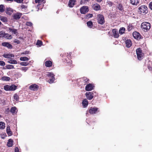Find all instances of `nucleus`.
Returning <instances> with one entry per match:
<instances>
[{"label":"nucleus","mask_w":152,"mask_h":152,"mask_svg":"<svg viewBox=\"0 0 152 152\" xmlns=\"http://www.w3.org/2000/svg\"><path fill=\"white\" fill-rule=\"evenodd\" d=\"M141 28L145 31H147L151 28L150 24L147 22H143L141 25Z\"/></svg>","instance_id":"f257e3e1"},{"label":"nucleus","mask_w":152,"mask_h":152,"mask_svg":"<svg viewBox=\"0 0 152 152\" xmlns=\"http://www.w3.org/2000/svg\"><path fill=\"white\" fill-rule=\"evenodd\" d=\"M80 10L81 13L85 14L88 11V7L83 6L80 8Z\"/></svg>","instance_id":"0eeeda50"},{"label":"nucleus","mask_w":152,"mask_h":152,"mask_svg":"<svg viewBox=\"0 0 152 152\" xmlns=\"http://www.w3.org/2000/svg\"><path fill=\"white\" fill-rule=\"evenodd\" d=\"M4 37L9 39H10L12 38L11 35L7 34H5L4 36Z\"/></svg>","instance_id":"f704fd0d"},{"label":"nucleus","mask_w":152,"mask_h":152,"mask_svg":"<svg viewBox=\"0 0 152 152\" xmlns=\"http://www.w3.org/2000/svg\"><path fill=\"white\" fill-rule=\"evenodd\" d=\"M46 75L49 77V80H48V82L50 83H53L55 80L54 74L52 72H48Z\"/></svg>","instance_id":"f03ea898"},{"label":"nucleus","mask_w":152,"mask_h":152,"mask_svg":"<svg viewBox=\"0 0 152 152\" xmlns=\"http://www.w3.org/2000/svg\"><path fill=\"white\" fill-rule=\"evenodd\" d=\"M22 15V13L17 12L16 13L13 14L12 16L14 19L17 20H19L20 18Z\"/></svg>","instance_id":"423d86ee"},{"label":"nucleus","mask_w":152,"mask_h":152,"mask_svg":"<svg viewBox=\"0 0 152 152\" xmlns=\"http://www.w3.org/2000/svg\"><path fill=\"white\" fill-rule=\"evenodd\" d=\"M69 63H70V64H71L72 63V61H69Z\"/></svg>","instance_id":"bf43d9fd"},{"label":"nucleus","mask_w":152,"mask_h":152,"mask_svg":"<svg viewBox=\"0 0 152 152\" xmlns=\"http://www.w3.org/2000/svg\"><path fill=\"white\" fill-rule=\"evenodd\" d=\"M5 33L3 31H1L0 32V37H4L5 35Z\"/></svg>","instance_id":"49530a36"},{"label":"nucleus","mask_w":152,"mask_h":152,"mask_svg":"<svg viewBox=\"0 0 152 152\" xmlns=\"http://www.w3.org/2000/svg\"><path fill=\"white\" fill-rule=\"evenodd\" d=\"M84 0L86 1H88L89 0Z\"/></svg>","instance_id":"052dcab7"},{"label":"nucleus","mask_w":152,"mask_h":152,"mask_svg":"<svg viewBox=\"0 0 152 152\" xmlns=\"http://www.w3.org/2000/svg\"><path fill=\"white\" fill-rule=\"evenodd\" d=\"M113 35L115 38H117L118 37L119 35L118 31L116 29H113L112 30Z\"/></svg>","instance_id":"4468645a"},{"label":"nucleus","mask_w":152,"mask_h":152,"mask_svg":"<svg viewBox=\"0 0 152 152\" xmlns=\"http://www.w3.org/2000/svg\"><path fill=\"white\" fill-rule=\"evenodd\" d=\"M149 6L150 9L152 10V2H151L149 3Z\"/></svg>","instance_id":"6e6d98bb"},{"label":"nucleus","mask_w":152,"mask_h":152,"mask_svg":"<svg viewBox=\"0 0 152 152\" xmlns=\"http://www.w3.org/2000/svg\"><path fill=\"white\" fill-rule=\"evenodd\" d=\"M86 17L88 18L92 17L93 16L92 14H89L86 15Z\"/></svg>","instance_id":"603ef678"},{"label":"nucleus","mask_w":152,"mask_h":152,"mask_svg":"<svg viewBox=\"0 0 152 152\" xmlns=\"http://www.w3.org/2000/svg\"><path fill=\"white\" fill-rule=\"evenodd\" d=\"M4 89L6 91H10V86L7 85L4 87Z\"/></svg>","instance_id":"ea45409f"},{"label":"nucleus","mask_w":152,"mask_h":152,"mask_svg":"<svg viewBox=\"0 0 152 152\" xmlns=\"http://www.w3.org/2000/svg\"><path fill=\"white\" fill-rule=\"evenodd\" d=\"M2 45L4 47H6L9 49L12 48V45L10 44L7 42H3L2 43Z\"/></svg>","instance_id":"f8f14e48"},{"label":"nucleus","mask_w":152,"mask_h":152,"mask_svg":"<svg viewBox=\"0 0 152 152\" xmlns=\"http://www.w3.org/2000/svg\"><path fill=\"white\" fill-rule=\"evenodd\" d=\"M93 8L94 10L98 11L100 9V6L98 4H95L93 5Z\"/></svg>","instance_id":"2eb2a0df"},{"label":"nucleus","mask_w":152,"mask_h":152,"mask_svg":"<svg viewBox=\"0 0 152 152\" xmlns=\"http://www.w3.org/2000/svg\"><path fill=\"white\" fill-rule=\"evenodd\" d=\"M42 42L39 40H38L36 44V45L40 46L42 44Z\"/></svg>","instance_id":"c03bdc74"},{"label":"nucleus","mask_w":152,"mask_h":152,"mask_svg":"<svg viewBox=\"0 0 152 152\" xmlns=\"http://www.w3.org/2000/svg\"><path fill=\"white\" fill-rule=\"evenodd\" d=\"M13 12V10L10 8H7L6 9V12L8 15H11Z\"/></svg>","instance_id":"ddd939ff"},{"label":"nucleus","mask_w":152,"mask_h":152,"mask_svg":"<svg viewBox=\"0 0 152 152\" xmlns=\"http://www.w3.org/2000/svg\"><path fill=\"white\" fill-rule=\"evenodd\" d=\"M29 63L28 62H22L20 63V64L22 66H26L28 65Z\"/></svg>","instance_id":"79ce46f5"},{"label":"nucleus","mask_w":152,"mask_h":152,"mask_svg":"<svg viewBox=\"0 0 152 152\" xmlns=\"http://www.w3.org/2000/svg\"><path fill=\"white\" fill-rule=\"evenodd\" d=\"M3 56L5 58H11L12 57H14V55L12 54H4L3 55Z\"/></svg>","instance_id":"6ab92c4d"},{"label":"nucleus","mask_w":152,"mask_h":152,"mask_svg":"<svg viewBox=\"0 0 152 152\" xmlns=\"http://www.w3.org/2000/svg\"><path fill=\"white\" fill-rule=\"evenodd\" d=\"M1 80L3 81H9L10 80V78L8 77L4 76L1 78Z\"/></svg>","instance_id":"a878e982"},{"label":"nucleus","mask_w":152,"mask_h":152,"mask_svg":"<svg viewBox=\"0 0 152 152\" xmlns=\"http://www.w3.org/2000/svg\"><path fill=\"white\" fill-rule=\"evenodd\" d=\"M8 63L12 64H17V62L16 60H11L8 61Z\"/></svg>","instance_id":"c9c22d12"},{"label":"nucleus","mask_w":152,"mask_h":152,"mask_svg":"<svg viewBox=\"0 0 152 152\" xmlns=\"http://www.w3.org/2000/svg\"><path fill=\"white\" fill-rule=\"evenodd\" d=\"M117 8L120 11H122L124 10V7L121 4H119L117 6Z\"/></svg>","instance_id":"c85d7f7f"},{"label":"nucleus","mask_w":152,"mask_h":152,"mask_svg":"<svg viewBox=\"0 0 152 152\" xmlns=\"http://www.w3.org/2000/svg\"><path fill=\"white\" fill-rule=\"evenodd\" d=\"M131 3L133 5H137L139 3V0H130Z\"/></svg>","instance_id":"4be33fe9"},{"label":"nucleus","mask_w":152,"mask_h":152,"mask_svg":"<svg viewBox=\"0 0 152 152\" xmlns=\"http://www.w3.org/2000/svg\"><path fill=\"white\" fill-rule=\"evenodd\" d=\"M16 88V86L14 85H12L10 86V91H14Z\"/></svg>","instance_id":"c756f323"},{"label":"nucleus","mask_w":152,"mask_h":152,"mask_svg":"<svg viewBox=\"0 0 152 152\" xmlns=\"http://www.w3.org/2000/svg\"><path fill=\"white\" fill-rule=\"evenodd\" d=\"M97 18V22L103 25L104 23V19L103 15L100 14L98 15Z\"/></svg>","instance_id":"20e7f679"},{"label":"nucleus","mask_w":152,"mask_h":152,"mask_svg":"<svg viewBox=\"0 0 152 152\" xmlns=\"http://www.w3.org/2000/svg\"><path fill=\"white\" fill-rule=\"evenodd\" d=\"M14 43H16L17 44H19L20 43V41L19 40L16 39L14 40Z\"/></svg>","instance_id":"864d4df0"},{"label":"nucleus","mask_w":152,"mask_h":152,"mask_svg":"<svg viewBox=\"0 0 152 152\" xmlns=\"http://www.w3.org/2000/svg\"><path fill=\"white\" fill-rule=\"evenodd\" d=\"M1 138H2V139H4V137H2V135H1Z\"/></svg>","instance_id":"680f3d73"},{"label":"nucleus","mask_w":152,"mask_h":152,"mask_svg":"<svg viewBox=\"0 0 152 152\" xmlns=\"http://www.w3.org/2000/svg\"><path fill=\"white\" fill-rule=\"evenodd\" d=\"M87 26L88 27L91 28L93 25V23L91 21H88L87 23Z\"/></svg>","instance_id":"4c0bfd02"},{"label":"nucleus","mask_w":152,"mask_h":152,"mask_svg":"<svg viewBox=\"0 0 152 152\" xmlns=\"http://www.w3.org/2000/svg\"><path fill=\"white\" fill-rule=\"evenodd\" d=\"M0 20L2 22H6L7 21V19L6 17L3 16H1L0 17Z\"/></svg>","instance_id":"2f4dec72"},{"label":"nucleus","mask_w":152,"mask_h":152,"mask_svg":"<svg viewBox=\"0 0 152 152\" xmlns=\"http://www.w3.org/2000/svg\"><path fill=\"white\" fill-rule=\"evenodd\" d=\"M20 7H21V8L22 9H26L27 7V6L26 5H21L20 6Z\"/></svg>","instance_id":"a18cd8bd"},{"label":"nucleus","mask_w":152,"mask_h":152,"mask_svg":"<svg viewBox=\"0 0 152 152\" xmlns=\"http://www.w3.org/2000/svg\"><path fill=\"white\" fill-rule=\"evenodd\" d=\"M26 25L27 26H32V23L31 22H27L26 23Z\"/></svg>","instance_id":"de8ad7c7"},{"label":"nucleus","mask_w":152,"mask_h":152,"mask_svg":"<svg viewBox=\"0 0 152 152\" xmlns=\"http://www.w3.org/2000/svg\"><path fill=\"white\" fill-rule=\"evenodd\" d=\"M2 91L1 90H0V94H1V93Z\"/></svg>","instance_id":"e2e57ef3"},{"label":"nucleus","mask_w":152,"mask_h":152,"mask_svg":"<svg viewBox=\"0 0 152 152\" xmlns=\"http://www.w3.org/2000/svg\"><path fill=\"white\" fill-rule=\"evenodd\" d=\"M5 7L4 5L1 4L0 5V12H3L5 10Z\"/></svg>","instance_id":"72a5a7b5"},{"label":"nucleus","mask_w":152,"mask_h":152,"mask_svg":"<svg viewBox=\"0 0 152 152\" xmlns=\"http://www.w3.org/2000/svg\"><path fill=\"white\" fill-rule=\"evenodd\" d=\"M1 22L0 21V25H1Z\"/></svg>","instance_id":"0e129e2a"},{"label":"nucleus","mask_w":152,"mask_h":152,"mask_svg":"<svg viewBox=\"0 0 152 152\" xmlns=\"http://www.w3.org/2000/svg\"><path fill=\"white\" fill-rule=\"evenodd\" d=\"M96 1L98 2H100L102 1V0H96Z\"/></svg>","instance_id":"13d9d810"},{"label":"nucleus","mask_w":152,"mask_h":152,"mask_svg":"<svg viewBox=\"0 0 152 152\" xmlns=\"http://www.w3.org/2000/svg\"><path fill=\"white\" fill-rule=\"evenodd\" d=\"M13 98L16 101H18L19 99V97L17 94H15L13 96Z\"/></svg>","instance_id":"a19ab883"},{"label":"nucleus","mask_w":152,"mask_h":152,"mask_svg":"<svg viewBox=\"0 0 152 152\" xmlns=\"http://www.w3.org/2000/svg\"><path fill=\"white\" fill-rule=\"evenodd\" d=\"M75 2L76 0H70L68 3L69 6L70 7H73L75 5Z\"/></svg>","instance_id":"f3484780"},{"label":"nucleus","mask_w":152,"mask_h":152,"mask_svg":"<svg viewBox=\"0 0 152 152\" xmlns=\"http://www.w3.org/2000/svg\"><path fill=\"white\" fill-rule=\"evenodd\" d=\"M83 80L84 81L85 83H87L89 80L86 77H84L83 79Z\"/></svg>","instance_id":"5fc2aeb1"},{"label":"nucleus","mask_w":152,"mask_h":152,"mask_svg":"<svg viewBox=\"0 0 152 152\" xmlns=\"http://www.w3.org/2000/svg\"><path fill=\"white\" fill-rule=\"evenodd\" d=\"M13 140L11 139H9L7 142V145L9 147H11L12 146Z\"/></svg>","instance_id":"393cba45"},{"label":"nucleus","mask_w":152,"mask_h":152,"mask_svg":"<svg viewBox=\"0 0 152 152\" xmlns=\"http://www.w3.org/2000/svg\"><path fill=\"white\" fill-rule=\"evenodd\" d=\"M29 88L31 90L36 91L37 89L38 86L36 84H33L30 86Z\"/></svg>","instance_id":"dca6fc26"},{"label":"nucleus","mask_w":152,"mask_h":152,"mask_svg":"<svg viewBox=\"0 0 152 152\" xmlns=\"http://www.w3.org/2000/svg\"><path fill=\"white\" fill-rule=\"evenodd\" d=\"M5 128V124L2 122H0V129H4Z\"/></svg>","instance_id":"7c9ffc66"},{"label":"nucleus","mask_w":152,"mask_h":152,"mask_svg":"<svg viewBox=\"0 0 152 152\" xmlns=\"http://www.w3.org/2000/svg\"><path fill=\"white\" fill-rule=\"evenodd\" d=\"M5 65V63L4 61H0V66H4Z\"/></svg>","instance_id":"09e8293b"},{"label":"nucleus","mask_w":152,"mask_h":152,"mask_svg":"<svg viewBox=\"0 0 152 152\" xmlns=\"http://www.w3.org/2000/svg\"><path fill=\"white\" fill-rule=\"evenodd\" d=\"M107 5H108L110 7H111L112 6V5L113 4V3L111 1H108L107 2Z\"/></svg>","instance_id":"37998d69"},{"label":"nucleus","mask_w":152,"mask_h":152,"mask_svg":"<svg viewBox=\"0 0 152 152\" xmlns=\"http://www.w3.org/2000/svg\"><path fill=\"white\" fill-rule=\"evenodd\" d=\"M29 59L27 57H21L20 58V60L21 61H28Z\"/></svg>","instance_id":"473e14b6"},{"label":"nucleus","mask_w":152,"mask_h":152,"mask_svg":"<svg viewBox=\"0 0 152 152\" xmlns=\"http://www.w3.org/2000/svg\"><path fill=\"white\" fill-rule=\"evenodd\" d=\"M133 36L135 39H139L141 38L140 34L136 31L134 32L133 33Z\"/></svg>","instance_id":"1a4fd4ad"},{"label":"nucleus","mask_w":152,"mask_h":152,"mask_svg":"<svg viewBox=\"0 0 152 152\" xmlns=\"http://www.w3.org/2000/svg\"><path fill=\"white\" fill-rule=\"evenodd\" d=\"M148 8L145 5H142L139 7L138 10L140 13L143 15L146 13L148 12Z\"/></svg>","instance_id":"7ed1b4c3"},{"label":"nucleus","mask_w":152,"mask_h":152,"mask_svg":"<svg viewBox=\"0 0 152 152\" xmlns=\"http://www.w3.org/2000/svg\"><path fill=\"white\" fill-rule=\"evenodd\" d=\"M6 68L8 69H11L14 68V66L12 65H7L5 66Z\"/></svg>","instance_id":"e433bc0d"},{"label":"nucleus","mask_w":152,"mask_h":152,"mask_svg":"<svg viewBox=\"0 0 152 152\" xmlns=\"http://www.w3.org/2000/svg\"><path fill=\"white\" fill-rule=\"evenodd\" d=\"M98 109L96 107H91L89 110V112L91 114H94L96 113Z\"/></svg>","instance_id":"6e6552de"},{"label":"nucleus","mask_w":152,"mask_h":152,"mask_svg":"<svg viewBox=\"0 0 152 152\" xmlns=\"http://www.w3.org/2000/svg\"><path fill=\"white\" fill-rule=\"evenodd\" d=\"M85 95L87 99L89 100L91 99L94 97V96L91 92H86Z\"/></svg>","instance_id":"9b49d317"},{"label":"nucleus","mask_w":152,"mask_h":152,"mask_svg":"<svg viewBox=\"0 0 152 152\" xmlns=\"http://www.w3.org/2000/svg\"><path fill=\"white\" fill-rule=\"evenodd\" d=\"M1 117V115H0V117Z\"/></svg>","instance_id":"69168bd1"},{"label":"nucleus","mask_w":152,"mask_h":152,"mask_svg":"<svg viewBox=\"0 0 152 152\" xmlns=\"http://www.w3.org/2000/svg\"><path fill=\"white\" fill-rule=\"evenodd\" d=\"M88 102L86 99H84L82 102V104L84 107H86L88 105Z\"/></svg>","instance_id":"b1692460"},{"label":"nucleus","mask_w":152,"mask_h":152,"mask_svg":"<svg viewBox=\"0 0 152 152\" xmlns=\"http://www.w3.org/2000/svg\"><path fill=\"white\" fill-rule=\"evenodd\" d=\"M137 58L138 60H141L143 57L142 50L140 48H137L136 50Z\"/></svg>","instance_id":"39448f33"},{"label":"nucleus","mask_w":152,"mask_h":152,"mask_svg":"<svg viewBox=\"0 0 152 152\" xmlns=\"http://www.w3.org/2000/svg\"><path fill=\"white\" fill-rule=\"evenodd\" d=\"M94 86L92 84H89L87 85L86 87V91H91L93 89Z\"/></svg>","instance_id":"9d476101"},{"label":"nucleus","mask_w":152,"mask_h":152,"mask_svg":"<svg viewBox=\"0 0 152 152\" xmlns=\"http://www.w3.org/2000/svg\"><path fill=\"white\" fill-rule=\"evenodd\" d=\"M35 2L36 3L39 4L37 6V7L39 9V6L42 3H45V0H35Z\"/></svg>","instance_id":"a211bd4d"},{"label":"nucleus","mask_w":152,"mask_h":152,"mask_svg":"<svg viewBox=\"0 0 152 152\" xmlns=\"http://www.w3.org/2000/svg\"><path fill=\"white\" fill-rule=\"evenodd\" d=\"M126 46L128 48H129L132 45L131 41L129 39H127L125 42Z\"/></svg>","instance_id":"aec40b11"},{"label":"nucleus","mask_w":152,"mask_h":152,"mask_svg":"<svg viewBox=\"0 0 152 152\" xmlns=\"http://www.w3.org/2000/svg\"><path fill=\"white\" fill-rule=\"evenodd\" d=\"M15 152H19V149L18 147H16L15 148Z\"/></svg>","instance_id":"4d7b16f0"},{"label":"nucleus","mask_w":152,"mask_h":152,"mask_svg":"<svg viewBox=\"0 0 152 152\" xmlns=\"http://www.w3.org/2000/svg\"><path fill=\"white\" fill-rule=\"evenodd\" d=\"M52 64V62L50 61H47L45 62V65L47 67H50Z\"/></svg>","instance_id":"bb28decb"},{"label":"nucleus","mask_w":152,"mask_h":152,"mask_svg":"<svg viewBox=\"0 0 152 152\" xmlns=\"http://www.w3.org/2000/svg\"><path fill=\"white\" fill-rule=\"evenodd\" d=\"M28 68L27 67H23L21 68V69L23 71H24L26 72L27 69Z\"/></svg>","instance_id":"8fccbe9b"},{"label":"nucleus","mask_w":152,"mask_h":152,"mask_svg":"<svg viewBox=\"0 0 152 152\" xmlns=\"http://www.w3.org/2000/svg\"><path fill=\"white\" fill-rule=\"evenodd\" d=\"M17 111V108L15 107H11L10 112L13 114H15Z\"/></svg>","instance_id":"5701e85b"},{"label":"nucleus","mask_w":152,"mask_h":152,"mask_svg":"<svg viewBox=\"0 0 152 152\" xmlns=\"http://www.w3.org/2000/svg\"><path fill=\"white\" fill-rule=\"evenodd\" d=\"M9 30L10 31H12V33L15 34L17 35L18 34L17 30L16 29L14 28H9Z\"/></svg>","instance_id":"cd10ccee"},{"label":"nucleus","mask_w":152,"mask_h":152,"mask_svg":"<svg viewBox=\"0 0 152 152\" xmlns=\"http://www.w3.org/2000/svg\"><path fill=\"white\" fill-rule=\"evenodd\" d=\"M14 1L15 2L19 3H20L23 2V0H14Z\"/></svg>","instance_id":"3c124183"},{"label":"nucleus","mask_w":152,"mask_h":152,"mask_svg":"<svg viewBox=\"0 0 152 152\" xmlns=\"http://www.w3.org/2000/svg\"><path fill=\"white\" fill-rule=\"evenodd\" d=\"M125 29L124 28L122 27L121 28L119 31V33L121 34H122L123 33H124L125 31Z\"/></svg>","instance_id":"58836bf2"},{"label":"nucleus","mask_w":152,"mask_h":152,"mask_svg":"<svg viewBox=\"0 0 152 152\" xmlns=\"http://www.w3.org/2000/svg\"><path fill=\"white\" fill-rule=\"evenodd\" d=\"M6 131L7 133L9 136H10L12 135V133L10 130V126H7Z\"/></svg>","instance_id":"412c9836"}]
</instances>
